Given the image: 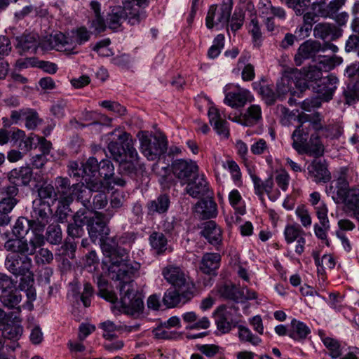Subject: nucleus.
<instances>
[{
  "instance_id": "nucleus-1",
  "label": "nucleus",
  "mask_w": 359,
  "mask_h": 359,
  "mask_svg": "<svg viewBox=\"0 0 359 359\" xmlns=\"http://www.w3.org/2000/svg\"><path fill=\"white\" fill-rule=\"evenodd\" d=\"M118 235L100 239L103 254L108 258V271L113 280L118 281L116 285L119 291V311L133 316L140 313L144 309L141 295L135 289L133 278L140 269L138 263L134 264L128 259V252L118 246Z\"/></svg>"
},
{
  "instance_id": "nucleus-2",
  "label": "nucleus",
  "mask_w": 359,
  "mask_h": 359,
  "mask_svg": "<svg viewBox=\"0 0 359 359\" xmlns=\"http://www.w3.org/2000/svg\"><path fill=\"white\" fill-rule=\"evenodd\" d=\"M292 147L299 155L319 158L324 154L325 148L317 133L310 135L309 126L299 125L291 135Z\"/></svg>"
},
{
  "instance_id": "nucleus-3",
  "label": "nucleus",
  "mask_w": 359,
  "mask_h": 359,
  "mask_svg": "<svg viewBox=\"0 0 359 359\" xmlns=\"http://www.w3.org/2000/svg\"><path fill=\"white\" fill-rule=\"evenodd\" d=\"M108 149L115 161H121L129 154L130 150H136L131 135L119 128L107 134Z\"/></svg>"
},
{
  "instance_id": "nucleus-4",
  "label": "nucleus",
  "mask_w": 359,
  "mask_h": 359,
  "mask_svg": "<svg viewBox=\"0 0 359 359\" xmlns=\"http://www.w3.org/2000/svg\"><path fill=\"white\" fill-rule=\"evenodd\" d=\"M52 215L50 205L41 199H35L32 203L31 222H32L33 234L44 237L43 232L46 225L50 222Z\"/></svg>"
},
{
  "instance_id": "nucleus-5",
  "label": "nucleus",
  "mask_w": 359,
  "mask_h": 359,
  "mask_svg": "<svg viewBox=\"0 0 359 359\" xmlns=\"http://www.w3.org/2000/svg\"><path fill=\"white\" fill-rule=\"evenodd\" d=\"M300 73L297 69L285 71L281 78L276 83V92L279 99L283 100L285 95L290 93L292 95L297 93L294 90V86L299 90L298 96L307 88L309 86L301 80H298Z\"/></svg>"
},
{
  "instance_id": "nucleus-6",
  "label": "nucleus",
  "mask_w": 359,
  "mask_h": 359,
  "mask_svg": "<svg viewBox=\"0 0 359 359\" xmlns=\"http://www.w3.org/2000/svg\"><path fill=\"white\" fill-rule=\"evenodd\" d=\"M43 244L44 237L33 234L29 241L25 237L9 239L4 243V248L7 251L13 252V254L28 256L34 255L36 249Z\"/></svg>"
},
{
  "instance_id": "nucleus-7",
  "label": "nucleus",
  "mask_w": 359,
  "mask_h": 359,
  "mask_svg": "<svg viewBox=\"0 0 359 359\" xmlns=\"http://www.w3.org/2000/svg\"><path fill=\"white\" fill-rule=\"evenodd\" d=\"M140 149L142 154L150 161L158 158L164 154L168 147V141L163 135H155L153 140L142 133L140 136Z\"/></svg>"
},
{
  "instance_id": "nucleus-8",
  "label": "nucleus",
  "mask_w": 359,
  "mask_h": 359,
  "mask_svg": "<svg viewBox=\"0 0 359 359\" xmlns=\"http://www.w3.org/2000/svg\"><path fill=\"white\" fill-rule=\"evenodd\" d=\"M231 13V7L227 4L210 6L205 18L206 27L208 29L215 27L217 29L227 27Z\"/></svg>"
},
{
  "instance_id": "nucleus-9",
  "label": "nucleus",
  "mask_w": 359,
  "mask_h": 359,
  "mask_svg": "<svg viewBox=\"0 0 359 359\" xmlns=\"http://www.w3.org/2000/svg\"><path fill=\"white\" fill-rule=\"evenodd\" d=\"M162 275L168 283L178 290L189 289L196 290L195 283L176 265H168L163 269Z\"/></svg>"
},
{
  "instance_id": "nucleus-10",
  "label": "nucleus",
  "mask_w": 359,
  "mask_h": 359,
  "mask_svg": "<svg viewBox=\"0 0 359 359\" xmlns=\"http://www.w3.org/2000/svg\"><path fill=\"white\" fill-rule=\"evenodd\" d=\"M353 171L348 167H341L337 171V176L335 180V185H330L327 188V193L330 194L333 200L342 198V195L349 189L351 181V175Z\"/></svg>"
},
{
  "instance_id": "nucleus-11",
  "label": "nucleus",
  "mask_w": 359,
  "mask_h": 359,
  "mask_svg": "<svg viewBox=\"0 0 359 359\" xmlns=\"http://www.w3.org/2000/svg\"><path fill=\"white\" fill-rule=\"evenodd\" d=\"M148 0H126L123 4L125 18L131 25H138L147 17L145 7Z\"/></svg>"
},
{
  "instance_id": "nucleus-12",
  "label": "nucleus",
  "mask_w": 359,
  "mask_h": 359,
  "mask_svg": "<svg viewBox=\"0 0 359 359\" xmlns=\"http://www.w3.org/2000/svg\"><path fill=\"white\" fill-rule=\"evenodd\" d=\"M103 217L102 212L95 211L93 216L87 217L86 219L89 237L93 241L100 240L110 233V229L106 221L103 220Z\"/></svg>"
},
{
  "instance_id": "nucleus-13",
  "label": "nucleus",
  "mask_w": 359,
  "mask_h": 359,
  "mask_svg": "<svg viewBox=\"0 0 359 359\" xmlns=\"http://www.w3.org/2000/svg\"><path fill=\"white\" fill-rule=\"evenodd\" d=\"M171 170L173 175L184 184L198 173V166L191 160L176 159L171 164Z\"/></svg>"
},
{
  "instance_id": "nucleus-14",
  "label": "nucleus",
  "mask_w": 359,
  "mask_h": 359,
  "mask_svg": "<svg viewBox=\"0 0 359 359\" xmlns=\"http://www.w3.org/2000/svg\"><path fill=\"white\" fill-rule=\"evenodd\" d=\"M196 290L189 289L168 290L163 295V303L167 308H175L189 302L196 294Z\"/></svg>"
},
{
  "instance_id": "nucleus-15",
  "label": "nucleus",
  "mask_w": 359,
  "mask_h": 359,
  "mask_svg": "<svg viewBox=\"0 0 359 359\" xmlns=\"http://www.w3.org/2000/svg\"><path fill=\"white\" fill-rule=\"evenodd\" d=\"M5 266L15 276H25L31 270L32 259L27 255L9 254L6 258Z\"/></svg>"
},
{
  "instance_id": "nucleus-16",
  "label": "nucleus",
  "mask_w": 359,
  "mask_h": 359,
  "mask_svg": "<svg viewBox=\"0 0 359 359\" xmlns=\"http://www.w3.org/2000/svg\"><path fill=\"white\" fill-rule=\"evenodd\" d=\"M37 174L34 180L37 182L40 180L37 179ZM7 178L10 184H14L19 187H27L33 179V171L31 167L21 166L12 169L8 172Z\"/></svg>"
},
{
  "instance_id": "nucleus-17",
  "label": "nucleus",
  "mask_w": 359,
  "mask_h": 359,
  "mask_svg": "<svg viewBox=\"0 0 359 359\" xmlns=\"http://www.w3.org/2000/svg\"><path fill=\"white\" fill-rule=\"evenodd\" d=\"M321 50H324L321 43L317 41L307 40L302 43L294 55V62L297 66L303 64L305 60L313 57Z\"/></svg>"
},
{
  "instance_id": "nucleus-18",
  "label": "nucleus",
  "mask_w": 359,
  "mask_h": 359,
  "mask_svg": "<svg viewBox=\"0 0 359 359\" xmlns=\"http://www.w3.org/2000/svg\"><path fill=\"white\" fill-rule=\"evenodd\" d=\"M338 81L336 76L330 74L321 79L313 89L322 100L328 102L332 99Z\"/></svg>"
},
{
  "instance_id": "nucleus-19",
  "label": "nucleus",
  "mask_w": 359,
  "mask_h": 359,
  "mask_svg": "<svg viewBox=\"0 0 359 359\" xmlns=\"http://www.w3.org/2000/svg\"><path fill=\"white\" fill-rule=\"evenodd\" d=\"M15 48L20 55L36 53L39 41L38 36L32 33H24L15 37Z\"/></svg>"
},
{
  "instance_id": "nucleus-20",
  "label": "nucleus",
  "mask_w": 359,
  "mask_h": 359,
  "mask_svg": "<svg viewBox=\"0 0 359 359\" xmlns=\"http://www.w3.org/2000/svg\"><path fill=\"white\" fill-rule=\"evenodd\" d=\"M342 198L333 200L337 204H344L345 207L353 214L359 222V188L353 187L345 191Z\"/></svg>"
},
{
  "instance_id": "nucleus-21",
  "label": "nucleus",
  "mask_w": 359,
  "mask_h": 359,
  "mask_svg": "<svg viewBox=\"0 0 359 359\" xmlns=\"http://www.w3.org/2000/svg\"><path fill=\"white\" fill-rule=\"evenodd\" d=\"M21 276L18 285L19 290L25 291L27 296V301L23 304V307L32 311L34 309L33 302L36 298V290L34 287V275L29 270L27 274Z\"/></svg>"
},
{
  "instance_id": "nucleus-22",
  "label": "nucleus",
  "mask_w": 359,
  "mask_h": 359,
  "mask_svg": "<svg viewBox=\"0 0 359 359\" xmlns=\"http://www.w3.org/2000/svg\"><path fill=\"white\" fill-rule=\"evenodd\" d=\"M313 160L308 165V173L316 182H327L331 179V174L327 169V165L325 160Z\"/></svg>"
},
{
  "instance_id": "nucleus-23",
  "label": "nucleus",
  "mask_w": 359,
  "mask_h": 359,
  "mask_svg": "<svg viewBox=\"0 0 359 359\" xmlns=\"http://www.w3.org/2000/svg\"><path fill=\"white\" fill-rule=\"evenodd\" d=\"M185 184H187L184 189L185 192L193 198H198L208 195V183L203 175L199 176L197 173Z\"/></svg>"
},
{
  "instance_id": "nucleus-24",
  "label": "nucleus",
  "mask_w": 359,
  "mask_h": 359,
  "mask_svg": "<svg viewBox=\"0 0 359 359\" xmlns=\"http://www.w3.org/2000/svg\"><path fill=\"white\" fill-rule=\"evenodd\" d=\"M116 161L120 163L118 169L119 175H124L130 178H133L137 175L139 156L136 150L129 149V154L126 155L124 159Z\"/></svg>"
},
{
  "instance_id": "nucleus-25",
  "label": "nucleus",
  "mask_w": 359,
  "mask_h": 359,
  "mask_svg": "<svg viewBox=\"0 0 359 359\" xmlns=\"http://www.w3.org/2000/svg\"><path fill=\"white\" fill-rule=\"evenodd\" d=\"M22 319L15 316L13 320L10 318L5 323L0 324V331L5 339L18 341L22 334L23 327L20 323Z\"/></svg>"
},
{
  "instance_id": "nucleus-26",
  "label": "nucleus",
  "mask_w": 359,
  "mask_h": 359,
  "mask_svg": "<svg viewBox=\"0 0 359 359\" xmlns=\"http://www.w3.org/2000/svg\"><path fill=\"white\" fill-rule=\"evenodd\" d=\"M21 301L22 294L15 285L0 295V302L3 306L8 309H15L18 313H21L22 309H25L23 304L19 305Z\"/></svg>"
},
{
  "instance_id": "nucleus-27",
  "label": "nucleus",
  "mask_w": 359,
  "mask_h": 359,
  "mask_svg": "<svg viewBox=\"0 0 359 359\" xmlns=\"http://www.w3.org/2000/svg\"><path fill=\"white\" fill-rule=\"evenodd\" d=\"M72 219L73 222L67 225V234L72 239L81 238L85 232L83 226L86 224L85 220L87 219L86 209H79L74 213Z\"/></svg>"
},
{
  "instance_id": "nucleus-28",
  "label": "nucleus",
  "mask_w": 359,
  "mask_h": 359,
  "mask_svg": "<svg viewBox=\"0 0 359 359\" xmlns=\"http://www.w3.org/2000/svg\"><path fill=\"white\" fill-rule=\"evenodd\" d=\"M201 233L210 244L217 248H218V245L222 244V231L220 226L215 221L210 220L205 222Z\"/></svg>"
},
{
  "instance_id": "nucleus-29",
  "label": "nucleus",
  "mask_w": 359,
  "mask_h": 359,
  "mask_svg": "<svg viewBox=\"0 0 359 359\" xmlns=\"http://www.w3.org/2000/svg\"><path fill=\"white\" fill-rule=\"evenodd\" d=\"M313 35L316 38L323 40H336L341 35V30L335 25L329 22H320L313 28Z\"/></svg>"
},
{
  "instance_id": "nucleus-30",
  "label": "nucleus",
  "mask_w": 359,
  "mask_h": 359,
  "mask_svg": "<svg viewBox=\"0 0 359 359\" xmlns=\"http://www.w3.org/2000/svg\"><path fill=\"white\" fill-rule=\"evenodd\" d=\"M251 100V95L248 90L238 88L226 94L224 102L232 108L243 107Z\"/></svg>"
},
{
  "instance_id": "nucleus-31",
  "label": "nucleus",
  "mask_w": 359,
  "mask_h": 359,
  "mask_svg": "<svg viewBox=\"0 0 359 359\" xmlns=\"http://www.w3.org/2000/svg\"><path fill=\"white\" fill-rule=\"evenodd\" d=\"M170 204L169 196L165 194H160L154 200L147 202L146 205L147 214L150 216L165 214L168 212Z\"/></svg>"
},
{
  "instance_id": "nucleus-32",
  "label": "nucleus",
  "mask_w": 359,
  "mask_h": 359,
  "mask_svg": "<svg viewBox=\"0 0 359 359\" xmlns=\"http://www.w3.org/2000/svg\"><path fill=\"white\" fill-rule=\"evenodd\" d=\"M49 47L57 51H71L75 49L73 39L58 32L51 34L47 40Z\"/></svg>"
},
{
  "instance_id": "nucleus-33",
  "label": "nucleus",
  "mask_w": 359,
  "mask_h": 359,
  "mask_svg": "<svg viewBox=\"0 0 359 359\" xmlns=\"http://www.w3.org/2000/svg\"><path fill=\"white\" fill-rule=\"evenodd\" d=\"M195 212L203 219L213 218L217 215V205L213 198L208 196L196 203Z\"/></svg>"
},
{
  "instance_id": "nucleus-34",
  "label": "nucleus",
  "mask_w": 359,
  "mask_h": 359,
  "mask_svg": "<svg viewBox=\"0 0 359 359\" xmlns=\"http://www.w3.org/2000/svg\"><path fill=\"white\" fill-rule=\"evenodd\" d=\"M215 315L217 330L221 334L229 332L232 328L231 311L226 309V306L221 305L215 311Z\"/></svg>"
},
{
  "instance_id": "nucleus-35",
  "label": "nucleus",
  "mask_w": 359,
  "mask_h": 359,
  "mask_svg": "<svg viewBox=\"0 0 359 359\" xmlns=\"http://www.w3.org/2000/svg\"><path fill=\"white\" fill-rule=\"evenodd\" d=\"M311 8L319 17L323 18H333L339 11L332 2L330 1L327 3V0L314 1L311 4Z\"/></svg>"
},
{
  "instance_id": "nucleus-36",
  "label": "nucleus",
  "mask_w": 359,
  "mask_h": 359,
  "mask_svg": "<svg viewBox=\"0 0 359 359\" xmlns=\"http://www.w3.org/2000/svg\"><path fill=\"white\" fill-rule=\"evenodd\" d=\"M262 109L259 105L252 104L250 106L246 111L236 118L235 121L241 123L245 126H252L258 123L262 119Z\"/></svg>"
},
{
  "instance_id": "nucleus-37",
  "label": "nucleus",
  "mask_w": 359,
  "mask_h": 359,
  "mask_svg": "<svg viewBox=\"0 0 359 359\" xmlns=\"http://www.w3.org/2000/svg\"><path fill=\"white\" fill-rule=\"evenodd\" d=\"M74 184L71 185L68 177H57L55 180V195H59L66 203H71Z\"/></svg>"
},
{
  "instance_id": "nucleus-38",
  "label": "nucleus",
  "mask_w": 359,
  "mask_h": 359,
  "mask_svg": "<svg viewBox=\"0 0 359 359\" xmlns=\"http://www.w3.org/2000/svg\"><path fill=\"white\" fill-rule=\"evenodd\" d=\"M220 262L219 253H205L202 257L200 269L204 273L211 274L219 267Z\"/></svg>"
},
{
  "instance_id": "nucleus-39",
  "label": "nucleus",
  "mask_w": 359,
  "mask_h": 359,
  "mask_svg": "<svg viewBox=\"0 0 359 359\" xmlns=\"http://www.w3.org/2000/svg\"><path fill=\"white\" fill-rule=\"evenodd\" d=\"M71 196V202H72L74 198H76V200L78 201H80L84 206L83 209H86V212L87 211L88 208L91 207L90 191H88L87 189V187H86L83 183L74 184V187Z\"/></svg>"
},
{
  "instance_id": "nucleus-40",
  "label": "nucleus",
  "mask_w": 359,
  "mask_h": 359,
  "mask_svg": "<svg viewBox=\"0 0 359 359\" xmlns=\"http://www.w3.org/2000/svg\"><path fill=\"white\" fill-rule=\"evenodd\" d=\"M309 327L303 322L292 319L288 329V336L297 341H302L310 334Z\"/></svg>"
},
{
  "instance_id": "nucleus-41",
  "label": "nucleus",
  "mask_w": 359,
  "mask_h": 359,
  "mask_svg": "<svg viewBox=\"0 0 359 359\" xmlns=\"http://www.w3.org/2000/svg\"><path fill=\"white\" fill-rule=\"evenodd\" d=\"M100 327L104 330L103 337L106 339L111 340L116 337V332L132 331L133 329L137 330L139 326L128 327L121 324H115L111 320H107L100 324Z\"/></svg>"
},
{
  "instance_id": "nucleus-42",
  "label": "nucleus",
  "mask_w": 359,
  "mask_h": 359,
  "mask_svg": "<svg viewBox=\"0 0 359 359\" xmlns=\"http://www.w3.org/2000/svg\"><path fill=\"white\" fill-rule=\"evenodd\" d=\"M149 244L158 255L163 254L168 248V239L160 231H153L149 238Z\"/></svg>"
},
{
  "instance_id": "nucleus-43",
  "label": "nucleus",
  "mask_w": 359,
  "mask_h": 359,
  "mask_svg": "<svg viewBox=\"0 0 359 359\" xmlns=\"http://www.w3.org/2000/svg\"><path fill=\"white\" fill-rule=\"evenodd\" d=\"M319 336L327 350L328 355L332 359L339 358L342 354V348L339 341L336 339L327 337L321 332L319 333Z\"/></svg>"
},
{
  "instance_id": "nucleus-44",
  "label": "nucleus",
  "mask_w": 359,
  "mask_h": 359,
  "mask_svg": "<svg viewBox=\"0 0 359 359\" xmlns=\"http://www.w3.org/2000/svg\"><path fill=\"white\" fill-rule=\"evenodd\" d=\"M31 231L33 235L32 222L25 217H20L16 220L13 228V233L15 237H25Z\"/></svg>"
},
{
  "instance_id": "nucleus-45",
  "label": "nucleus",
  "mask_w": 359,
  "mask_h": 359,
  "mask_svg": "<svg viewBox=\"0 0 359 359\" xmlns=\"http://www.w3.org/2000/svg\"><path fill=\"white\" fill-rule=\"evenodd\" d=\"M300 75H302L303 78L298 80L304 81L307 85V81H319L322 77L321 67H318L316 65L309 66L302 69V72H299Z\"/></svg>"
},
{
  "instance_id": "nucleus-46",
  "label": "nucleus",
  "mask_w": 359,
  "mask_h": 359,
  "mask_svg": "<svg viewBox=\"0 0 359 359\" xmlns=\"http://www.w3.org/2000/svg\"><path fill=\"white\" fill-rule=\"evenodd\" d=\"M46 240L52 245H59L62 240V232L58 224H50L44 236V241Z\"/></svg>"
},
{
  "instance_id": "nucleus-47",
  "label": "nucleus",
  "mask_w": 359,
  "mask_h": 359,
  "mask_svg": "<svg viewBox=\"0 0 359 359\" xmlns=\"http://www.w3.org/2000/svg\"><path fill=\"white\" fill-rule=\"evenodd\" d=\"M238 337L241 342L249 343L253 346H258L262 342L261 338L252 334L248 327L238 325Z\"/></svg>"
},
{
  "instance_id": "nucleus-48",
  "label": "nucleus",
  "mask_w": 359,
  "mask_h": 359,
  "mask_svg": "<svg viewBox=\"0 0 359 359\" xmlns=\"http://www.w3.org/2000/svg\"><path fill=\"white\" fill-rule=\"evenodd\" d=\"M125 18L124 10L121 7L113 8L108 15L107 21L111 29H118L121 25V20Z\"/></svg>"
},
{
  "instance_id": "nucleus-49",
  "label": "nucleus",
  "mask_w": 359,
  "mask_h": 359,
  "mask_svg": "<svg viewBox=\"0 0 359 359\" xmlns=\"http://www.w3.org/2000/svg\"><path fill=\"white\" fill-rule=\"evenodd\" d=\"M90 38V32L85 27H81L71 32L70 39H73L75 48L77 45H82L88 41Z\"/></svg>"
},
{
  "instance_id": "nucleus-50",
  "label": "nucleus",
  "mask_w": 359,
  "mask_h": 359,
  "mask_svg": "<svg viewBox=\"0 0 359 359\" xmlns=\"http://www.w3.org/2000/svg\"><path fill=\"white\" fill-rule=\"evenodd\" d=\"M304 235V230L298 224L287 225L284 230V236L287 243L290 244Z\"/></svg>"
},
{
  "instance_id": "nucleus-51",
  "label": "nucleus",
  "mask_w": 359,
  "mask_h": 359,
  "mask_svg": "<svg viewBox=\"0 0 359 359\" xmlns=\"http://www.w3.org/2000/svg\"><path fill=\"white\" fill-rule=\"evenodd\" d=\"M281 1L287 7L292 8L297 15H303L311 4V0H281Z\"/></svg>"
},
{
  "instance_id": "nucleus-52",
  "label": "nucleus",
  "mask_w": 359,
  "mask_h": 359,
  "mask_svg": "<svg viewBox=\"0 0 359 359\" xmlns=\"http://www.w3.org/2000/svg\"><path fill=\"white\" fill-rule=\"evenodd\" d=\"M346 102L352 104L359 100V81L348 84L346 89L344 91Z\"/></svg>"
},
{
  "instance_id": "nucleus-53",
  "label": "nucleus",
  "mask_w": 359,
  "mask_h": 359,
  "mask_svg": "<svg viewBox=\"0 0 359 359\" xmlns=\"http://www.w3.org/2000/svg\"><path fill=\"white\" fill-rule=\"evenodd\" d=\"M100 163L97 159L95 157H90L83 163L84 176L89 177L90 178L95 177L97 175H99Z\"/></svg>"
},
{
  "instance_id": "nucleus-54",
  "label": "nucleus",
  "mask_w": 359,
  "mask_h": 359,
  "mask_svg": "<svg viewBox=\"0 0 359 359\" xmlns=\"http://www.w3.org/2000/svg\"><path fill=\"white\" fill-rule=\"evenodd\" d=\"M229 201L236 211L243 215L245 213V208L242 205V196L237 189L232 190L229 194Z\"/></svg>"
},
{
  "instance_id": "nucleus-55",
  "label": "nucleus",
  "mask_w": 359,
  "mask_h": 359,
  "mask_svg": "<svg viewBox=\"0 0 359 359\" xmlns=\"http://www.w3.org/2000/svg\"><path fill=\"white\" fill-rule=\"evenodd\" d=\"M259 93L267 105H272L275 103L278 97L277 92L275 93L269 85L261 86Z\"/></svg>"
},
{
  "instance_id": "nucleus-56",
  "label": "nucleus",
  "mask_w": 359,
  "mask_h": 359,
  "mask_svg": "<svg viewBox=\"0 0 359 359\" xmlns=\"http://www.w3.org/2000/svg\"><path fill=\"white\" fill-rule=\"evenodd\" d=\"M245 62L246 57H241L238 61V66L244 65L241 72L242 79L244 81H251L255 77V67L252 64H245Z\"/></svg>"
},
{
  "instance_id": "nucleus-57",
  "label": "nucleus",
  "mask_w": 359,
  "mask_h": 359,
  "mask_svg": "<svg viewBox=\"0 0 359 359\" xmlns=\"http://www.w3.org/2000/svg\"><path fill=\"white\" fill-rule=\"evenodd\" d=\"M249 32L252 34L253 42L259 45L262 40V34L256 15L251 16Z\"/></svg>"
},
{
  "instance_id": "nucleus-58",
  "label": "nucleus",
  "mask_w": 359,
  "mask_h": 359,
  "mask_svg": "<svg viewBox=\"0 0 359 359\" xmlns=\"http://www.w3.org/2000/svg\"><path fill=\"white\" fill-rule=\"evenodd\" d=\"M114 174V167L109 159H102L100 162L99 175L104 180H109Z\"/></svg>"
},
{
  "instance_id": "nucleus-59",
  "label": "nucleus",
  "mask_w": 359,
  "mask_h": 359,
  "mask_svg": "<svg viewBox=\"0 0 359 359\" xmlns=\"http://www.w3.org/2000/svg\"><path fill=\"white\" fill-rule=\"evenodd\" d=\"M224 46V36L223 34H218L213 41V44L208 51V55L210 58L217 57Z\"/></svg>"
},
{
  "instance_id": "nucleus-60",
  "label": "nucleus",
  "mask_w": 359,
  "mask_h": 359,
  "mask_svg": "<svg viewBox=\"0 0 359 359\" xmlns=\"http://www.w3.org/2000/svg\"><path fill=\"white\" fill-rule=\"evenodd\" d=\"M108 199L107 194L104 191L99 192L93 196L91 207L88 208L87 210H93L103 209L106 207Z\"/></svg>"
},
{
  "instance_id": "nucleus-61",
  "label": "nucleus",
  "mask_w": 359,
  "mask_h": 359,
  "mask_svg": "<svg viewBox=\"0 0 359 359\" xmlns=\"http://www.w3.org/2000/svg\"><path fill=\"white\" fill-rule=\"evenodd\" d=\"M24 119L25 120L26 128L29 130L36 128L41 121L39 117L38 113L35 110L29 108L27 109Z\"/></svg>"
},
{
  "instance_id": "nucleus-62",
  "label": "nucleus",
  "mask_w": 359,
  "mask_h": 359,
  "mask_svg": "<svg viewBox=\"0 0 359 359\" xmlns=\"http://www.w3.org/2000/svg\"><path fill=\"white\" fill-rule=\"evenodd\" d=\"M39 139V136L31 134L27 137L23 138L19 143L18 147L20 149L25 151H29L32 150L34 148L36 147V143Z\"/></svg>"
},
{
  "instance_id": "nucleus-63",
  "label": "nucleus",
  "mask_w": 359,
  "mask_h": 359,
  "mask_svg": "<svg viewBox=\"0 0 359 359\" xmlns=\"http://www.w3.org/2000/svg\"><path fill=\"white\" fill-rule=\"evenodd\" d=\"M322 102L321 98L318 95L306 98L301 103V108L306 111H311L320 107Z\"/></svg>"
},
{
  "instance_id": "nucleus-64",
  "label": "nucleus",
  "mask_w": 359,
  "mask_h": 359,
  "mask_svg": "<svg viewBox=\"0 0 359 359\" xmlns=\"http://www.w3.org/2000/svg\"><path fill=\"white\" fill-rule=\"evenodd\" d=\"M251 152L255 155H262L269 153V147L264 139H259L250 147Z\"/></svg>"
}]
</instances>
